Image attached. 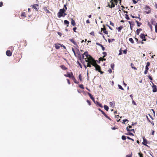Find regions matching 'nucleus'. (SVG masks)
Returning <instances> with one entry per match:
<instances>
[{
	"label": "nucleus",
	"instance_id": "nucleus-1",
	"mask_svg": "<svg viewBox=\"0 0 157 157\" xmlns=\"http://www.w3.org/2000/svg\"><path fill=\"white\" fill-rule=\"evenodd\" d=\"M88 56L89 58L88 60L86 61V62H87V67H91V65H92L95 67V70L96 71L100 72L101 74H102L104 72L101 71V67L99 65L97 64L96 61L91 56Z\"/></svg>",
	"mask_w": 157,
	"mask_h": 157
},
{
	"label": "nucleus",
	"instance_id": "nucleus-2",
	"mask_svg": "<svg viewBox=\"0 0 157 157\" xmlns=\"http://www.w3.org/2000/svg\"><path fill=\"white\" fill-rule=\"evenodd\" d=\"M65 11L66 10H65L64 8L60 9L59 12L57 13L58 17L59 18L62 17H64L67 15V14L65 13Z\"/></svg>",
	"mask_w": 157,
	"mask_h": 157
},
{
	"label": "nucleus",
	"instance_id": "nucleus-3",
	"mask_svg": "<svg viewBox=\"0 0 157 157\" xmlns=\"http://www.w3.org/2000/svg\"><path fill=\"white\" fill-rule=\"evenodd\" d=\"M91 56L90 55L88 54V53L87 52H85L83 54H82L81 56V58L83 59H84L86 60L85 61L87 60L88 58H89V56Z\"/></svg>",
	"mask_w": 157,
	"mask_h": 157
},
{
	"label": "nucleus",
	"instance_id": "nucleus-4",
	"mask_svg": "<svg viewBox=\"0 0 157 157\" xmlns=\"http://www.w3.org/2000/svg\"><path fill=\"white\" fill-rule=\"evenodd\" d=\"M145 9L146 10L145 12L146 13L149 14L151 13V10L150 7L146 5L145 8Z\"/></svg>",
	"mask_w": 157,
	"mask_h": 157
},
{
	"label": "nucleus",
	"instance_id": "nucleus-5",
	"mask_svg": "<svg viewBox=\"0 0 157 157\" xmlns=\"http://www.w3.org/2000/svg\"><path fill=\"white\" fill-rule=\"evenodd\" d=\"M103 28H101V31L102 32V31H103V33L106 35H107L108 34V32L106 30L105 26L104 25H103Z\"/></svg>",
	"mask_w": 157,
	"mask_h": 157
},
{
	"label": "nucleus",
	"instance_id": "nucleus-6",
	"mask_svg": "<svg viewBox=\"0 0 157 157\" xmlns=\"http://www.w3.org/2000/svg\"><path fill=\"white\" fill-rule=\"evenodd\" d=\"M108 6L109 8H112L113 7H114L115 6V4L113 2H110L109 3Z\"/></svg>",
	"mask_w": 157,
	"mask_h": 157
},
{
	"label": "nucleus",
	"instance_id": "nucleus-7",
	"mask_svg": "<svg viewBox=\"0 0 157 157\" xmlns=\"http://www.w3.org/2000/svg\"><path fill=\"white\" fill-rule=\"evenodd\" d=\"M140 36V38L142 39V41H146V39L145 37V36L144 33H141Z\"/></svg>",
	"mask_w": 157,
	"mask_h": 157
},
{
	"label": "nucleus",
	"instance_id": "nucleus-8",
	"mask_svg": "<svg viewBox=\"0 0 157 157\" xmlns=\"http://www.w3.org/2000/svg\"><path fill=\"white\" fill-rule=\"evenodd\" d=\"M34 9L38 11L39 9V5L37 4H35L31 6Z\"/></svg>",
	"mask_w": 157,
	"mask_h": 157
},
{
	"label": "nucleus",
	"instance_id": "nucleus-9",
	"mask_svg": "<svg viewBox=\"0 0 157 157\" xmlns=\"http://www.w3.org/2000/svg\"><path fill=\"white\" fill-rule=\"evenodd\" d=\"M153 86L152 88L153 89L152 91L153 92H156L157 91V86L156 85H154L153 83H152Z\"/></svg>",
	"mask_w": 157,
	"mask_h": 157
},
{
	"label": "nucleus",
	"instance_id": "nucleus-10",
	"mask_svg": "<svg viewBox=\"0 0 157 157\" xmlns=\"http://www.w3.org/2000/svg\"><path fill=\"white\" fill-rule=\"evenodd\" d=\"M71 74L72 75V77H71V78L74 81V82L77 84H78L79 83V82H77L75 77H74L73 74L72 72H71Z\"/></svg>",
	"mask_w": 157,
	"mask_h": 157
},
{
	"label": "nucleus",
	"instance_id": "nucleus-11",
	"mask_svg": "<svg viewBox=\"0 0 157 157\" xmlns=\"http://www.w3.org/2000/svg\"><path fill=\"white\" fill-rule=\"evenodd\" d=\"M6 55L8 56H10L12 55V53L10 50H7L6 52Z\"/></svg>",
	"mask_w": 157,
	"mask_h": 157
},
{
	"label": "nucleus",
	"instance_id": "nucleus-12",
	"mask_svg": "<svg viewBox=\"0 0 157 157\" xmlns=\"http://www.w3.org/2000/svg\"><path fill=\"white\" fill-rule=\"evenodd\" d=\"M76 55H78V56L79 59H81V56L80 55V53L79 52V51L78 49H77V51L76 52Z\"/></svg>",
	"mask_w": 157,
	"mask_h": 157
},
{
	"label": "nucleus",
	"instance_id": "nucleus-13",
	"mask_svg": "<svg viewBox=\"0 0 157 157\" xmlns=\"http://www.w3.org/2000/svg\"><path fill=\"white\" fill-rule=\"evenodd\" d=\"M55 45V47L56 48V49H59L60 47L59 45H61V44H54Z\"/></svg>",
	"mask_w": 157,
	"mask_h": 157
},
{
	"label": "nucleus",
	"instance_id": "nucleus-14",
	"mask_svg": "<svg viewBox=\"0 0 157 157\" xmlns=\"http://www.w3.org/2000/svg\"><path fill=\"white\" fill-rule=\"evenodd\" d=\"M96 44L101 47L103 51H104L105 50V48L101 44H99L98 43H96Z\"/></svg>",
	"mask_w": 157,
	"mask_h": 157
},
{
	"label": "nucleus",
	"instance_id": "nucleus-15",
	"mask_svg": "<svg viewBox=\"0 0 157 157\" xmlns=\"http://www.w3.org/2000/svg\"><path fill=\"white\" fill-rule=\"evenodd\" d=\"M69 40L74 45L77 46V45L76 43L73 39H69Z\"/></svg>",
	"mask_w": 157,
	"mask_h": 157
},
{
	"label": "nucleus",
	"instance_id": "nucleus-16",
	"mask_svg": "<svg viewBox=\"0 0 157 157\" xmlns=\"http://www.w3.org/2000/svg\"><path fill=\"white\" fill-rule=\"evenodd\" d=\"M110 107H111L112 108L114 107V105H115V101H113L110 102Z\"/></svg>",
	"mask_w": 157,
	"mask_h": 157
},
{
	"label": "nucleus",
	"instance_id": "nucleus-17",
	"mask_svg": "<svg viewBox=\"0 0 157 157\" xmlns=\"http://www.w3.org/2000/svg\"><path fill=\"white\" fill-rule=\"evenodd\" d=\"M64 75L66 77H68L70 78H71L72 77L71 72L70 73H68L67 74H65Z\"/></svg>",
	"mask_w": 157,
	"mask_h": 157
},
{
	"label": "nucleus",
	"instance_id": "nucleus-18",
	"mask_svg": "<svg viewBox=\"0 0 157 157\" xmlns=\"http://www.w3.org/2000/svg\"><path fill=\"white\" fill-rule=\"evenodd\" d=\"M143 144L144 145H146V144H147V141L146 140V139H145V138L144 137H143Z\"/></svg>",
	"mask_w": 157,
	"mask_h": 157
},
{
	"label": "nucleus",
	"instance_id": "nucleus-19",
	"mask_svg": "<svg viewBox=\"0 0 157 157\" xmlns=\"http://www.w3.org/2000/svg\"><path fill=\"white\" fill-rule=\"evenodd\" d=\"M95 104L97 105L98 107H100L101 108H102L103 107L102 104L98 102H96L95 103Z\"/></svg>",
	"mask_w": 157,
	"mask_h": 157
},
{
	"label": "nucleus",
	"instance_id": "nucleus-20",
	"mask_svg": "<svg viewBox=\"0 0 157 157\" xmlns=\"http://www.w3.org/2000/svg\"><path fill=\"white\" fill-rule=\"evenodd\" d=\"M60 67L63 70H66L67 69V68L64 65H61Z\"/></svg>",
	"mask_w": 157,
	"mask_h": 157
},
{
	"label": "nucleus",
	"instance_id": "nucleus-21",
	"mask_svg": "<svg viewBox=\"0 0 157 157\" xmlns=\"http://www.w3.org/2000/svg\"><path fill=\"white\" fill-rule=\"evenodd\" d=\"M88 94L89 95V96L90 98L93 100V101L94 102V98L93 97V96H92V95H91V94H90V93H88Z\"/></svg>",
	"mask_w": 157,
	"mask_h": 157
},
{
	"label": "nucleus",
	"instance_id": "nucleus-22",
	"mask_svg": "<svg viewBox=\"0 0 157 157\" xmlns=\"http://www.w3.org/2000/svg\"><path fill=\"white\" fill-rule=\"evenodd\" d=\"M71 24L73 26H75L76 25L75 21L73 19H71Z\"/></svg>",
	"mask_w": 157,
	"mask_h": 157
},
{
	"label": "nucleus",
	"instance_id": "nucleus-23",
	"mask_svg": "<svg viewBox=\"0 0 157 157\" xmlns=\"http://www.w3.org/2000/svg\"><path fill=\"white\" fill-rule=\"evenodd\" d=\"M123 26H120L118 28H117V29L118 32H120L121 30L123 28Z\"/></svg>",
	"mask_w": 157,
	"mask_h": 157
},
{
	"label": "nucleus",
	"instance_id": "nucleus-24",
	"mask_svg": "<svg viewBox=\"0 0 157 157\" xmlns=\"http://www.w3.org/2000/svg\"><path fill=\"white\" fill-rule=\"evenodd\" d=\"M21 17H26V14L25 13V12H22L21 13Z\"/></svg>",
	"mask_w": 157,
	"mask_h": 157
},
{
	"label": "nucleus",
	"instance_id": "nucleus-25",
	"mask_svg": "<svg viewBox=\"0 0 157 157\" xmlns=\"http://www.w3.org/2000/svg\"><path fill=\"white\" fill-rule=\"evenodd\" d=\"M147 25L150 27L151 30V31L152 30V25L150 24V22H148L147 23Z\"/></svg>",
	"mask_w": 157,
	"mask_h": 157
},
{
	"label": "nucleus",
	"instance_id": "nucleus-26",
	"mask_svg": "<svg viewBox=\"0 0 157 157\" xmlns=\"http://www.w3.org/2000/svg\"><path fill=\"white\" fill-rule=\"evenodd\" d=\"M129 40L130 42L132 44L134 43V41L133 39L132 38H129Z\"/></svg>",
	"mask_w": 157,
	"mask_h": 157
},
{
	"label": "nucleus",
	"instance_id": "nucleus-27",
	"mask_svg": "<svg viewBox=\"0 0 157 157\" xmlns=\"http://www.w3.org/2000/svg\"><path fill=\"white\" fill-rule=\"evenodd\" d=\"M64 23L66 25H67V26H68V25L69 24V22L67 20H65L64 21Z\"/></svg>",
	"mask_w": 157,
	"mask_h": 157
},
{
	"label": "nucleus",
	"instance_id": "nucleus-28",
	"mask_svg": "<svg viewBox=\"0 0 157 157\" xmlns=\"http://www.w3.org/2000/svg\"><path fill=\"white\" fill-rule=\"evenodd\" d=\"M141 30H142V29H137L136 31V34L137 35H139L140 33V31H141Z\"/></svg>",
	"mask_w": 157,
	"mask_h": 157
},
{
	"label": "nucleus",
	"instance_id": "nucleus-29",
	"mask_svg": "<svg viewBox=\"0 0 157 157\" xmlns=\"http://www.w3.org/2000/svg\"><path fill=\"white\" fill-rule=\"evenodd\" d=\"M131 66L132 68L134 69V70H137V68L135 67H134V65L132 63H131Z\"/></svg>",
	"mask_w": 157,
	"mask_h": 157
},
{
	"label": "nucleus",
	"instance_id": "nucleus-30",
	"mask_svg": "<svg viewBox=\"0 0 157 157\" xmlns=\"http://www.w3.org/2000/svg\"><path fill=\"white\" fill-rule=\"evenodd\" d=\"M136 23L137 24V26L138 27H140L142 24L141 23L139 22V21H138L137 20L136 21Z\"/></svg>",
	"mask_w": 157,
	"mask_h": 157
},
{
	"label": "nucleus",
	"instance_id": "nucleus-31",
	"mask_svg": "<svg viewBox=\"0 0 157 157\" xmlns=\"http://www.w3.org/2000/svg\"><path fill=\"white\" fill-rule=\"evenodd\" d=\"M115 40V39H108V41L109 42H112L113 41H114Z\"/></svg>",
	"mask_w": 157,
	"mask_h": 157
},
{
	"label": "nucleus",
	"instance_id": "nucleus-32",
	"mask_svg": "<svg viewBox=\"0 0 157 157\" xmlns=\"http://www.w3.org/2000/svg\"><path fill=\"white\" fill-rule=\"evenodd\" d=\"M129 23L130 24V25H131V26H133L134 25V22H131L130 21H128Z\"/></svg>",
	"mask_w": 157,
	"mask_h": 157
},
{
	"label": "nucleus",
	"instance_id": "nucleus-33",
	"mask_svg": "<svg viewBox=\"0 0 157 157\" xmlns=\"http://www.w3.org/2000/svg\"><path fill=\"white\" fill-rule=\"evenodd\" d=\"M78 78H79V80H80L81 81H82V76H81V75L80 74H79V75H78Z\"/></svg>",
	"mask_w": 157,
	"mask_h": 157
},
{
	"label": "nucleus",
	"instance_id": "nucleus-34",
	"mask_svg": "<svg viewBox=\"0 0 157 157\" xmlns=\"http://www.w3.org/2000/svg\"><path fill=\"white\" fill-rule=\"evenodd\" d=\"M126 129H127V131H133V132H134V129H129L128 128V127H127Z\"/></svg>",
	"mask_w": 157,
	"mask_h": 157
},
{
	"label": "nucleus",
	"instance_id": "nucleus-35",
	"mask_svg": "<svg viewBox=\"0 0 157 157\" xmlns=\"http://www.w3.org/2000/svg\"><path fill=\"white\" fill-rule=\"evenodd\" d=\"M99 60L100 61H103V60L105 61L106 60V59L105 58H103V57L102 58L101 57L99 58Z\"/></svg>",
	"mask_w": 157,
	"mask_h": 157
},
{
	"label": "nucleus",
	"instance_id": "nucleus-36",
	"mask_svg": "<svg viewBox=\"0 0 157 157\" xmlns=\"http://www.w3.org/2000/svg\"><path fill=\"white\" fill-rule=\"evenodd\" d=\"M44 10L47 13H50L49 11L46 8H45L44 9Z\"/></svg>",
	"mask_w": 157,
	"mask_h": 157
},
{
	"label": "nucleus",
	"instance_id": "nucleus-37",
	"mask_svg": "<svg viewBox=\"0 0 157 157\" xmlns=\"http://www.w3.org/2000/svg\"><path fill=\"white\" fill-rule=\"evenodd\" d=\"M79 87L80 88H81L82 89H84V88L82 84H80L79 85Z\"/></svg>",
	"mask_w": 157,
	"mask_h": 157
},
{
	"label": "nucleus",
	"instance_id": "nucleus-38",
	"mask_svg": "<svg viewBox=\"0 0 157 157\" xmlns=\"http://www.w3.org/2000/svg\"><path fill=\"white\" fill-rule=\"evenodd\" d=\"M118 87H119V88L120 89H121V90H124V89L122 88V86H121L120 85H118Z\"/></svg>",
	"mask_w": 157,
	"mask_h": 157
},
{
	"label": "nucleus",
	"instance_id": "nucleus-39",
	"mask_svg": "<svg viewBox=\"0 0 157 157\" xmlns=\"http://www.w3.org/2000/svg\"><path fill=\"white\" fill-rule=\"evenodd\" d=\"M121 138L123 140H124L126 139V136H122Z\"/></svg>",
	"mask_w": 157,
	"mask_h": 157
},
{
	"label": "nucleus",
	"instance_id": "nucleus-40",
	"mask_svg": "<svg viewBox=\"0 0 157 157\" xmlns=\"http://www.w3.org/2000/svg\"><path fill=\"white\" fill-rule=\"evenodd\" d=\"M138 155L140 156V157H143V154L142 153L139 152L138 153Z\"/></svg>",
	"mask_w": 157,
	"mask_h": 157
},
{
	"label": "nucleus",
	"instance_id": "nucleus-41",
	"mask_svg": "<svg viewBox=\"0 0 157 157\" xmlns=\"http://www.w3.org/2000/svg\"><path fill=\"white\" fill-rule=\"evenodd\" d=\"M155 32L157 33V23H156L155 26Z\"/></svg>",
	"mask_w": 157,
	"mask_h": 157
},
{
	"label": "nucleus",
	"instance_id": "nucleus-42",
	"mask_svg": "<svg viewBox=\"0 0 157 157\" xmlns=\"http://www.w3.org/2000/svg\"><path fill=\"white\" fill-rule=\"evenodd\" d=\"M114 63H112L111 64V67L113 70V69H114Z\"/></svg>",
	"mask_w": 157,
	"mask_h": 157
},
{
	"label": "nucleus",
	"instance_id": "nucleus-43",
	"mask_svg": "<svg viewBox=\"0 0 157 157\" xmlns=\"http://www.w3.org/2000/svg\"><path fill=\"white\" fill-rule=\"evenodd\" d=\"M119 53L118 54V55H121L122 54V49H121V48L119 51Z\"/></svg>",
	"mask_w": 157,
	"mask_h": 157
},
{
	"label": "nucleus",
	"instance_id": "nucleus-44",
	"mask_svg": "<svg viewBox=\"0 0 157 157\" xmlns=\"http://www.w3.org/2000/svg\"><path fill=\"white\" fill-rule=\"evenodd\" d=\"M98 109L100 111H101L102 113L105 116V115H106V114L103 111H102V110H101L100 109Z\"/></svg>",
	"mask_w": 157,
	"mask_h": 157
},
{
	"label": "nucleus",
	"instance_id": "nucleus-45",
	"mask_svg": "<svg viewBox=\"0 0 157 157\" xmlns=\"http://www.w3.org/2000/svg\"><path fill=\"white\" fill-rule=\"evenodd\" d=\"M102 53L104 55V56H103V58H104L107 55L106 53L105 52H103Z\"/></svg>",
	"mask_w": 157,
	"mask_h": 157
},
{
	"label": "nucleus",
	"instance_id": "nucleus-46",
	"mask_svg": "<svg viewBox=\"0 0 157 157\" xmlns=\"http://www.w3.org/2000/svg\"><path fill=\"white\" fill-rule=\"evenodd\" d=\"M125 18L127 20L129 19V17H128V16L127 14H125Z\"/></svg>",
	"mask_w": 157,
	"mask_h": 157
},
{
	"label": "nucleus",
	"instance_id": "nucleus-47",
	"mask_svg": "<svg viewBox=\"0 0 157 157\" xmlns=\"http://www.w3.org/2000/svg\"><path fill=\"white\" fill-rule=\"evenodd\" d=\"M72 51L73 52V53H74V54L75 55V56H76V53L75 52V51L74 49L73 48H72Z\"/></svg>",
	"mask_w": 157,
	"mask_h": 157
},
{
	"label": "nucleus",
	"instance_id": "nucleus-48",
	"mask_svg": "<svg viewBox=\"0 0 157 157\" xmlns=\"http://www.w3.org/2000/svg\"><path fill=\"white\" fill-rule=\"evenodd\" d=\"M113 2L115 3L116 5L118 3V0H113Z\"/></svg>",
	"mask_w": 157,
	"mask_h": 157
},
{
	"label": "nucleus",
	"instance_id": "nucleus-49",
	"mask_svg": "<svg viewBox=\"0 0 157 157\" xmlns=\"http://www.w3.org/2000/svg\"><path fill=\"white\" fill-rule=\"evenodd\" d=\"M132 154H129L126 155V157H132Z\"/></svg>",
	"mask_w": 157,
	"mask_h": 157
},
{
	"label": "nucleus",
	"instance_id": "nucleus-50",
	"mask_svg": "<svg viewBox=\"0 0 157 157\" xmlns=\"http://www.w3.org/2000/svg\"><path fill=\"white\" fill-rule=\"evenodd\" d=\"M126 134L127 135H132L133 136H134V134L130 132H129L128 134Z\"/></svg>",
	"mask_w": 157,
	"mask_h": 157
},
{
	"label": "nucleus",
	"instance_id": "nucleus-51",
	"mask_svg": "<svg viewBox=\"0 0 157 157\" xmlns=\"http://www.w3.org/2000/svg\"><path fill=\"white\" fill-rule=\"evenodd\" d=\"M105 116L110 120H111V119L108 116H107L106 114Z\"/></svg>",
	"mask_w": 157,
	"mask_h": 157
},
{
	"label": "nucleus",
	"instance_id": "nucleus-52",
	"mask_svg": "<svg viewBox=\"0 0 157 157\" xmlns=\"http://www.w3.org/2000/svg\"><path fill=\"white\" fill-rule=\"evenodd\" d=\"M123 123H125V122L126 121H128V120L127 119H124L123 120Z\"/></svg>",
	"mask_w": 157,
	"mask_h": 157
},
{
	"label": "nucleus",
	"instance_id": "nucleus-53",
	"mask_svg": "<svg viewBox=\"0 0 157 157\" xmlns=\"http://www.w3.org/2000/svg\"><path fill=\"white\" fill-rule=\"evenodd\" d=\"M127 138L129 140H131L133 141H134V140L133 139H132V138H130V137H129L128 136L127 137Z\"/></svg>",
	"mask_w": 157,
	"mask_h": 157
},
{
	"label": "nucleus",
	"instance_id": "nucleus-54",
	"mask_svg": "<svg viewBox=\"0 0 157 157\" xmlns=\"http://www.w3.org/2000/svg\"><path fill=\"white\" fill-rule=\"evenodd\" d=\"M150 65V63L149 62H147V64L146 66H147V67H149Z\"/></svg>",
	"mask_w": 157,
	"mask_h": 157
},
{
	"label": "nucleus",
	"instance_id": "nucleus-55",
	"mask_svg": "<svg viewBox=\"0 0 157 157\" xmlns=\"http://www.w3.org/2000/svg\"><path fill=\"white\" fill-rule=\"evenodd\" d=\"M110 25H111L113 26H114V24L113 23H112L111 21H110Z\"/></svg>",
	"mask_w": 157,
	"mask_h": 157
},
{
	"label": "nucleus",
	"instance_id": "nucleus-56",
	"mask_svg": "<svg viewBox=\"0 0 157 157\" xmlns=\"http://www.w3.org/2000/svg\"><path fill=\"white\" fill-rule=\"evenodd\" d=\"M123 52L125 54H127V49H126L124 50H123Z\"/></svg>",
	"mask_w": 157,
	"mask_h": 157
},
{
	"label": "nucleus",
	"instance_id": "nucleus-57",
	"mask_svg": "<svg viewBox=\"0 0 157 157\" xmlns=\"http://www.w3.org/2000/svg\"><path fill=\"white\" fill-rule=\"evenodd\" d=\"M77 29V27H74L73 28V30L75 32H76V30Z\"/></svg>",
	"mask_w": 157,
	"mask_h": 157
},
{
	"label": "nucleus",
	"instance_id": "nucleus-58",
	"mask_svg": "<svg viewBox=\"0 0 157 157\" xmlns=\"http://www.w3.org/2000/svg\"><path fill=\"white\" fill-rule=\"evenodd\" d=\"M149 79L151 80H152L153 79H152V77L150 76V75H149L148 76Z\"/></svg>",
	"mask_w": 157,
	"mask_h": 157
},
{
	"label": "nucleus",
	"instance_id": "nucleus-59",
	"mask_svg": "<svg viewBox=\"0 0 157 157\" xmlns=\"http://www.w3.org/2000/svg\"><path fill=\"white\" fill-rule=\"evenodd\" d=\"M132 0L133 1V3L134 4H136V3H137V2H136V0Z\"/></svg>",
	"mask_w": 157,
	"mask_h": 157
},
{
	"label": "nucleus",
	"instance_id": "nucleus-60",
	"mask_svg": "<svg viewBox=\"0 0 157 157\" xmlns=\"http://www.w3.org/2000/svg\"><path fill=\"white\" fill-rule=\"evenodd\" d=\"M3 5V2H0V7H1Z\"/></svg>",
	"mask_w": 157,
	"mask_h": 157
},
{
	"label": "nucleus",
	"instance_id": "nucleus-61",
	"mask_svg": "<svg viewBox=\"0 0 157 157\" xmlns=\"http://www.w3.org/2000/svg\"><path fill=\"white\" fill-rule=\"evenodd\" d=\"M67 82H68V84H69V85L70 84V82L69 80L68 79H67Z\"/></svg>",
	"mask_w": 157,
	"mask_h": 157
},
{
	"label": "nucleus",
	"instance_id": "nucleus-62",
	"mask_svg": "<svg viewBox=\"0 0 157 157\" xmlns=\"http://www.w3.org/2000/svg\"><path fill=\"white\" fill-rule=\"evenodd\" d=\"M90 34L93 36H94V32H91V33H90Z\"/></svg>",
	"mask_w": 157,
	"mask_h": 157
},
{
	"label": "nucleus",
	"instance_id": "nucleus-63",
	"mask_svg": "<svg viewBox=\"0 0 157 157\" xmlns=\"http://www.w3.org/2000/svg\"><path fill=\"white\" fill-rule=\"evenodd\" d=\"M148 70H145L144 71V73L145 75H146L147 74L148 72Z\"/></svg>",
	"mask_w": 157,
	"mask_h": 157
},
{
	"label": "nucleus",
	"instance_id": "nucleus-64",
	"mask_svg": "<svg viewBox=\"0 0 157 157\" xmlns=\"http://www.w3.org/2000/svg\"><path fill=\"white\" fill-rule=\"evenodd\" d=\"M60 46L61 47H63L64 48V49H66V47L65 46L63 45V44H61Z\"/></svg>",
	"mask_w": 157,
	"mask_h": 157
}]
</instances>
